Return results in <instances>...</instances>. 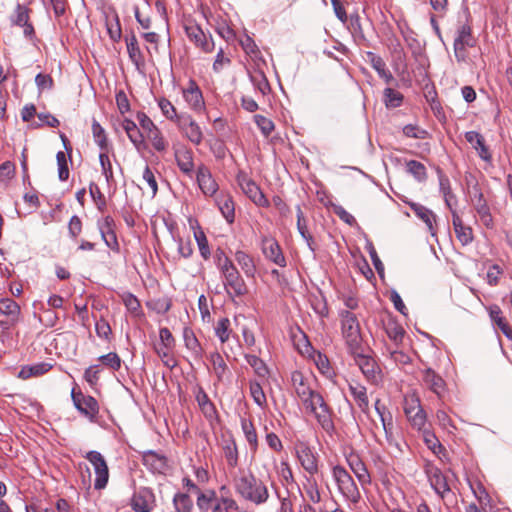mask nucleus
I'll return each instance as SVG.
<instances>
[{"label": "nucleus", "instance_id": "nucleus-13", "mask_svg": "<svg viewBox=\"0 0 512 512\" xmlns=\"http://www.w3.org/2000/svg\"><path fill=\"white\" fill-rule=\"evenodd\" d=\"M30 10L25 5L17 4L13 14L10 17L12 25L22 27L23 35L28 40L35 39L36 34L32 23L30 22Z\"/></svg>", "mask_w": 512, "mask_h": 512}, {"label": "nucleus", "instance_id": "nucleus-38", "mask_svg": "<svg viewBox=\"0 0 512 512\" xmlns=\"http://www.w3.org/2000/svg\"><path fill=\"white\" fill-rule=\"evenodd\" d=\"M213 512H247L242 510L236 500L229 496H221L216 499V504L213 506Z\"/></svg>", "mask_w": 512, "mask_h": 512}, {"label": "nucleus", "instance_id": "nucleus-18", "mask_svg": "<svg viewBox=\"0 0 512 512\" xmlns=\"http://www.w3.org/2000/svg\"><path fill=\"white\" fill-rule=\"evenodd\" d=\"M262 252L264 256L280 267L286 266V260L278 242L271 237L262 239Z\"/></svg>", "mask_w": 512, "mask_h": 512}, {"label": "nucleus", "instance_id": "nucleus-64", "mask_svg": "<svg viewBox=\"0 0 512 512\" xmlns=\"http://www.w3.org/2000/svg\"><path fill=\"white\" fill-rule=\"evenodd\" d=\"M197 494V506L201 511H207L211 507L212 501L215 499V492L208 491L206 493H203L199 491Z\"/></svg>", "mask_w": 512, "mask_h": 512}, {"label": "nucleus", "instance_id": "nucleus-62", "mask_svg": "<svg viewBox=\"0 0 512 512\" xmlns=\"http://www.w3.org/2000/svg\"><path fill=\"white\" fill-rule=\"evenodd\" d=\"M89 192L99 210L103 211L106 207V199L104 194L101 192L97 184L91 183L89 186Z\"/></svg>", "mask_w": 512, "mask_h": 512}, {"label": "nucleus", "instance_id": "nucleus-40", "mask_svg": "<svg viewBox=\"0 0 512 512\" xmlns=\"http://www.w3.org/2000/svg\"><path fill=\"white\" fill-rule=\"evenodd\" d=\"M223 453L227 465L230 468H235L238 465V450L234 439L230 438L224 441Z\"/></svg>", "mask_w": 512, "mask_h": 512}, {"label": "nucleus", "instance_id": "nucleus-22", "mask_svg": "<svg viewBox=\"0 0 512 512\" xmlns=\"http://www.w3.org/2000/svg\"><path fill=\"white\" fill-rule=\"evenodd\" d=\"M143 464L153 473L165 474L168 469V461L164 455L154 451L144 452L142 455Z\"/></svg>", "mask_w": 512, "mask_h": 512}, {"label": "nucleus", "instance_id": "nucleus-44", "mask_svg": "<svg viewBox=\"0 0 512 512\" xmlns=\"http://www.w3.org/2000/svg\"><path fill=\"white\" fill-rule=\"evenodd\" d=\"M349 465L361 484L370 483V475L368 470L358 457L350 458Z\"/></svg>", "mask_w": 512, "mask_h": 512}, {"label": "nucleus", "instance_id": "nucleus-41", "mask_svg": "<svg viewBox=\"0 0 512 512\" xmlns=\"http://www.w3.org/2000/svg\"><path fill=\"white\" fill-rule=\"evenodd\" d=\"M241 428L252 451L258 448V437L256 429L251 420L241 419Z\"/></svg>", "mask_w": 512, "mask_h": 512}, {"label": "nucleus", "instance_id": "nucleus-9", "mask_svg": "<svg viewBox=\"0 0 512 512\" xmlns=\"http://www.w3.org/2000/svg\"><path fill=\"white\" fill-rule=\"evenodd\" d=\"M354 360L366 379L374 384L381 380V371L376 361L365 353V348H360L357 352H351Z\"/></svg>", "mask_w": 512, "mask_h": 512}, {"label": "nucleus", "instance_id": "nucleus-11", "mask_svg": "<svg viewBox=\"0 0 512 512\" xmlns=\"http://www.w3.org/2000/svg\"><path fill=\"white\" fill-rule=\"evenodd\" d=\"M71 397L77 410L90 421H95L99 413L97 400L92 396L84 395L82 392H75L74 389L72 390Z\"/></svg>", "mask_w": 512, "mask_h": 512}, {"label": "nucleus", "instance_id": "nucleus-63", "mask_svg": "<svg viewBox=\"0 0 512 512\" xmlns=\"http://www.w3.org/2000/svg\"><path fill=\"white\" fill-rule=\"evenodd\" d=\"M15 176V165L6 161L0 165V182L7 184Z\"/></svg>", "mask_w": 512, "mask_h": 512}, {"label": "nucleus", "instance_id": "nucleus-25", "mask_svg": "<svg viewBox=\"0 0 512 512\" xmlns=\"http://www.w3.org/2000/svg\"><path fill=\"white\" fill-rule=\"evenodd\" d=\"M175 160L181 172L189 177H192L194 171L192 150L187 148L177 149L175 151Z\"/></svg>", "mask_w": 512, "mask_h": 512}, {"label": "nucleus", "instance_id": "nucleus-6", "mask_svg": "<svg viewBox=\"0 0 512 512\" xmlns=\"http://www.w3.org/2000/svg\"><path fill=\"white\" fill-rule=\"evenodd\" d=\"M403 409L411 425L417 430L424 429L426 425V413L421 407V402L416 394L404 397Z\"/></svg>", "mask_w": 512, "mask_h": 512}, {"label": "nucleus", "instance_id": "nucleus-55", "mask_svg": "<svg viewBox=\"0 0 512 512\" xmlns=\"http://www.w3.org/2000/svg\"><path fill=\"white\" fill-rule=\"evenodd\" d=\"M215 31L227 42L232 41L235 38L233 29L230 28L224 19H220L216 22Z\"/></svg>", "mask_w": 512, "mask_h": 512}, {"label": "nucleus", "instance_id": "nucleus-27", "mask_svg": "<svg viewBox=\"0 0 512 512\" xmlns=\"http://www.w3.org/2000/svg\"><path fill=\"white\" fill-rule=\"evenodd\" d=\"M452 222L456 237L461 242V244H470L473 240V231L469 226H465L463 224L462 219L456 211H452Z\"/></svg>", "mask_w": 512, "mask_h": 512}, {"label": "nucleus", "instance_id": "nucleus-52", "mask_svg": "<svg viewBox=\"0 0 512 512\" xmlns=\"http://www.w3.org/2000/svg\"><path fill=\"white\" fill-rule=\"evenodd\" d=\"M122 301L129 312L134 316L142 315L141 305L139 300L131 293L122 295Z\"/></svg>", "mask_w": 512, "mask_h": 512}, {"label": "nucleus", "instance_id": "nucleus-45", "mask_svg": "<svg viewBox=\"0 0 512 512\" xmlns=\"http://www.w3.org/2000/svg\"><path fill=\"white\" fill-rule=\"evenodd\" d=\"M99 162H100V165H101L102 174L104 175L107 184L109 186L115 185L116 184V180L114 178L113 167H112V163H111V160L109 158V155H108V151L100 152V154H99Z\"/></svg>", "mask_w": 512, "mask_h": 512}, {"label": "nucleus", "instance_id": "nucleus-51", "mask_svg": "<svg viewBox=\"0 0 512 512\" xmlns=\"http://www.w3.org/2000/svg\"><path fill=\"white\" fill-rule=\"evenodd\" d=\"M147 139L151 142L152 146L157 151H164L167 148V142L163 138L160 130L156 127L155 129H152V131H149L145 135Z\"/></svg>", "mask_w": 512, "mask_h": 512}, {"label": "nucleus", "instance_id": "nucleus-8", "mask_svg": "<svg viewBox=\"0 0 512 512\" xmlns=\"http://www.w3.org/2000/svg\"><path fill=\"white\" fill-rule=\"evenodd\" d=\"M92 465L95 473L94 488L103 490L109 481V468L104 456L98 451H89L84 456Z\"/></svg>", "mask_w": 512, "mask_h": 512}, {"label": "nucleus", "instance_id": "nucleus-29", "mask_svg": "<svg viewBox=\"0 0 512 512\" xmlns=\"http://www.w3.org/2000/svg\"><path fill=\"white\" fill-rule=\"evenodd\" d=\"M291 381H292L294 390L300 400H302L306 396H311V394L316 391V390L312 389V387L309 385L307 379L299 371H294L291 374Z\"/></svg>", "mask_w": 512, "mask_h": 512}, {"label": "nucleus", "instance_id": "nucleus-5", "mask_svg": "<svg viewBox=\"0 0 512 512\" xmlns=\"http://www.w3.org/2000/svg\"><path fill=\"white\" fill-rule=\"evenodd\" d=\"M333 478L341 494L350 502L358 503L361 495L353 478L342 466H335L332 470Z\"/></svg>", "mask_w": 512, "mask_h": 512}, {"label": "nucleus", "instance_id": "nucleus-12", "mask_svg": "<svg viewBox=\"0 0 512 512\" xmlns=\"http://www.w3.org/2000/svg\"><path fill=\"white\" fill-rule=\"evenodd\" d=\"M423 385L433 392L441 403L447 392V384L445 380L431 368H426L422 371L421 376Z\"/></svg>", "mask_w": 512, "mask_h": 512}, {"label": "nucleus", "instance_id": "nucleus-34", "mask_svg": "<svg viewBox=\"0 0 512 512\" xmlns=\"http://www.w3.org/2000/svg\"><path fill=\"white\" fill-rule=\"evenodd\" d=\"M183 339L185 347L191 351L192 355L196 359H201L203 356V348L200 345L197 337L195 336L193 330L189 327H185L183 330Z\"/></svg>", "mask_w": 512, "mask_h": 512}, {"label": "nucleus", "instance_id": "nucleus-60", "mask_svg": "<svg viewBox=\"0 0 512 512\" xmlns=\"http://www.w3.org/2000/svg\"><path fill=\"white\" fill-rule=\"evenodd\" d=\"M250 394L258 406L263 407L266 404L265 393L258 382L250 383Z\"/></svg>", "mask_w": 512, "mask_h": 512}, {"label": "nucleus", "instance_id": "nucleus-61", "mask_svg": "<svg viewBox=\"0 0 512 512\" xmlns=\"http://www.w3.org/2000/svg\"><path fill=\"white\" fill-rule=\"evenodd\" d=\"M173 348H166V346L156 345L155 351L161 358L165 366L173 368L176 365L175 360L171 357V351Z\"/></svg>", "mask_w": 512, "mask_h": 512}, {"label": "nucleus", "instance_id": "nucleus-4", "mask_svg": "<svg viewBox=\"0 0 512 512\" xmlns=\"http://www.w3.org/2000/svg\"><path fill=\"white\" fill-rule=\"evenodd\" d=\"M340 316L342 335L346 341L349 352H357L360 348L364 347L358 319L356 315L349 310L341 311Z\"/></svg>", "mask_w": 512, "mask_h": 512}, {"label": "nucleus", "instance_id": "nucleus-3", "mask_svg": "<svg viewBox=\"0 0 512 512\" xmlns=\"http://www.w3.org/2000/svg\"><path fill=\"white\" fill-rule=\"evenodd\" d=\"M301 402L305 409L315 416L324 431L329 434L334 432L333 411L319 392H313L311 396H306Z\"/></svg>", "mask_w": 512, "mask_h": 512}, {"label": "nucleus", "instance_id": "nucleus-56", "mask_svg": "<svg viewBox=\"0 0 512 512\" xmlns=\"http://www.w3.org/2000/svg\"><path fill=\"white\" fill-rule=\"evenodd\" d=\"M210 361L218 379L221 380L227 370L223 357L218 352H214L210 355Z\"/></svg>", "mask_w": 512, "mask_h": 512}, {"label": "nucleus", "instance_id": "nucleus-10", "mask_svg": "<svg viewBox=\"0 0 512 512\" xmlns=\"http://www.w3.org/2000/svg\"><path fill=\"white\" fill-rule=\"evenodd\" d=\"M186 36L191 42L199 47L205 53H211L214 50V42L207 39L206 34L194 20H187L184 23Z\"/></svg>", "mask_w": 512, "mask_h": 512}, {"label": "nucleus", "instance_id": "nucleus-58", "mask_svg": "<svg viewBox=\"0 0 512 512\" xmlns=\"http://www.w3.org/2000/svg\"><path fill=\"white\" fill-rule=\"evenodd\" d=\"M56 159L58 164V177L61 181H66L69 178V168L65 152L59 151L56 154Z\"/></svg>", "mask_w": 512, "mask_h": 512}, {"label": "nucleus", "instance_id": "nucleus-33", "mask_svg": "<svg viewBox=\"0 0 512 512\" xmlns=\"http://www.w3.org/2000/svg\"><path fill=\"white\" fill-rule=\"evenodd\" d=\"M216 203L227 222L233 223L235 218V208L232 197L227 194H220L216 198Z\"/></svg>", "mask_w": 512, "mask_h": 512}, {"label": "nucleus", "instance_id": "nucleus-50", "mask_svg": "<svg viewBox=\"0 0 512 512\" xmlns=\"http://www.w3.org/2000/svg\"><path fill=\"white\" fill-rule=\"evenodd\" d=\"M215 334L219 338L221 343H225L229 340L231 329L230 320L228 318H221L215 326Z\"/></svg>", "mask_w": 512, "mask_h": 512}, {"label": "nucleus", "instance_id": "nucleus-53", "mask_svg": "<svg viewBox=\"0 0 512 512\" xmlns=\"http://www.w3.org/2000/svg\"><path fill=\"white\" fill-rule=\"evenodd\" d=\"M247 363L254 369L255 373L260 377H265L268 374V369L265 363L256 355H246Z\"/></svg>", "mask_w": 512, "mask_h": 512}, {"label": "nucleus", "instance_id": "nucleus-1", "mask_svg": "<svg viewBox=\"0 0 512 512\" xmlns=\"http://www.w3.org/2000/svg\"><path fill=\"white\" fill-rule=\"evenodd\" d=\"M232 487L240 499L256 506L265 504L270 497L266 482L249 470H239L234 474Z\"/></svg>", "mask_w": 512, "mask_h": 512}, {"label": "nucleus", "instance_id": "nucleus-14", "mask_svg": "<svg viewBox=\"0 0 512 512\" xmlns=\"http://www.w3.org/2000/svg\"><path fill=\"white\" fill-rule=\"evenodd\" d=\"M155 495L150 488H139L131 498V507L135 512H151L155 507Z\"/></svg>", "mask_w": 512, "mask_h": 512}, {"label": "nucleus", "instance_id": "nucleus-20", "mask_svg": "<svg viewBox=\"0 0 512 512\" xmlns=\"http://www.w3.org/2000/svg\"><path fill=\"white\" fill-rule=\"evenodd\" d=\"M177 124L192 143L199 145L202 142V131L199 125L190 116L180 115Z\"/></svg>", "mask_w": 512, "mask_h": 512}, {"label": "nucleus", "instance_id": "nucleus-23", "mask_svg": "<svg viewBox=\"0 0 512 512\" xmlns=\"http://www.w3.org/2000/svg\"><path fill=\"white\" fill-rule=\"evenodd\" d=\"M428 477L431 487L444 499L450 493V487L444 474L438 468H431L428 472Z\"/></svg>", "mask_w": 512, "mask_h": 512}, {"label": "nucleus", "instance_id": "nucleus-47", "mask_svg": "<svg viewBox=\"0 0 512 512\" xmlns=\"http://www.w3.org/2000/svg\"><path fill=\"white\" fill-rule=\"evenodd\" d=\"M406 169L419 182H423L427 178L426 167L419 161L409 160L406 163Z\"/></svg>", "mask_w": 512, "mask_h": 512}, {"label": "nucleus", "instance_id": "nucleus-49", "mask_svg": "<svg viewBox=\"0 0 512 512\" xmlns=\"http://www.w3.org/2000/svg\"><path fill=\"white\" fill-rule=\"evenodd\" d=\"M174 506L177 512H190L193 507V501L189 495L178 493L173 498Z\"/></svg>", "mask_w": 512, "mask_h": 512}, {"label": "nucleus", "instance_id": "nucleus-54", "mask_svg": "<svg viewBox=\"0 0 512 512\" xmlns=\"http://www.w3.org/2000/svg\"><path fill=\"white\" fill-rule=\"evenodd\" d=\"M158 105L163 115L167 119L178 122V117H180V115H177L176 108L169 100H167L166 98H161L158 101Z\"/></svg>", "mask_w": 512, "mask_h": 512}, {"label": "nucleus", "instance_id": "nucleus-37", "mask_svg": "<svg viewBox=\"0 0 512 512\" xmlns=\"http://www.w3.org/2000/svg\"><path fill=\"white\" fill-rule=\"evenodd\" d=\"M195 398L205 417L213 419L216 416V409L206 392L202 388H199Z\"/></svg>", "mask_w": 512, "mask_h": 512}, {"label": "nucleus", "instance_id": "nucleus-19", "mask_svg": "<svg viewBox=\"0 0 512 512\" xmlns=\"http://www.w3.org/2000/svg\"><path fill=\"white\" fill-rule=\"evenodd\" d=\"M465 139L483 161L489 164L492 163V153L486 145L483 135L477 131H468L465 133Z\"/></svg>", "mask_w": 512, "mask_h": 512}, {"label": "nucleus", "instance_id": "nucleus-57", "mask_svg": "<svg viewBox=\"0 0 512 512\" xmlns=\"http://www.w3.org/2000/svg\"><path fill=\"white\" fill-rule=\"evenodd\" d=\"M98 360L101 361L103 365L112 369L113 371H118L121 367V359L115 352H110L106 355H102L98 358Z\"/></svg>", "mask_w": 512, "mask_h": 512}, {"label": "nucleus", "instance_id": "nucleus-39", "mask_svg": "<svg viewBox=\"0 0 512 512\" xmlns=\"http://www.w3.org/2000/svg\"><path fill=\"white\" fill-rule=\"evenodd\" d=\"M349 390L361 411L367 412L369 409V400L366 388L362 385L356 384L350 385Z\"/></svg>", "mask_w": 512, "mask_h": 512}, {"label": "nucleus", "instance_id": "nucleus-35", "mask_svg": "<svg viewBox=\"0 0 512 512\" xmlns=\"http://www.w3.org/2000/svg\"><path fill=\"white\" fill-rule=\"evenodd\" d=\"M127 52L132 63L139 68L144 65V56L140 50L136 36L132 33L130 37H126Z\"/></svg>", "mask_w": 512, "mask_h": 512}, {"label": "nucleus", "instance_id": "nucleus-16", "mask_svg": "<svg viewBox=\"0 0 512 512\" xmlns=\"http://www.w3.org/2000/svg\"><path fill=\"white\" fill-rule=\"evenodd\" d=\"M239 185L244 194L259 207H268L269 201L265 197L260 187L251 179L242 178L239 180Z\"/></svg>", "mask_w": 512, "mask_h": 512}, {"label": "nucleus", "instance_id": "nucleus-21", "mask_svg": "<svg viewBox=\"0 0 512 512\" xmlns=\"http://www.w3.org/2000/svg\"><path fill=\"white\" fill-rule=\"evenodd\" d=\"M297 458L303 469L310 475L318 472V461L314 452L307 445L301 444L297 447Z\"/></svg>", "mask_w": 512, "mask_h": 512}, {"label": "nucleus", "instance_id": "nucleus-17", "mask_svg": "<svg viewBox=\"0 0 512 512\" xmlns=\"http://www.w3.org/2000/svg\"><path fill=\"white\" fill-rule=\"evenodd\" d=\"M471 202L480 218V221L487 228H491L493 226V217L490 213V208L484 199L483 193L478 188H474L473 195L471 197Z\"/></svg>", "mask_w": 512, "mask_h": 512}, {"label": "nucleus", "instance_id": "nucleus-15", "mask_svg": "<svg viewBox=\"0 0 512 512\" xmlns=\"http://www.w3.org/2000/svg\"><path fill=\"white\" fill-rule=\"evenodd\" d=\"M196 180L200 190L206 196H213L218 190V184L213 178L210 169L201 164L197 168Z\"/></svg>", "mask_w": 512, "mask_h": 512}, {"label": "nucleus", "instance_id": "nucleus-26", "mask_svg": "<svg viewBox=\"0 0 512 512\" xmlns=\"http://www.w3.org/2000/svg\"><path fill=\"white\" fill-rule=\"evenodd\" d=\"M374 406H375V410L381 420L386 438H387L388 442L391 444L392 443V428H393L392 414L389 411V409L386 407V405L381 402L380 399H377L375 401Z\"/></svg>", "mask_w": 512, "mask_h": 512}, {"label": "nucleus", "instance_id": "nucleus-2", "mask_svg": "<svg viewBox=\"0 0 512 512\" xmlns=\"http://www.w3.org/2000/svg\"><path fill=\"white\" fill-rule=\"evenodd\" d=\"M216 265L221 273L224 289L230 298H240L248 293L243 277L223 251L217 253Z\"/></svg>", "mask_w": 512, "mask_h": 512}, {"label": "nucleus", "instance_id": "nucleus-24", "mask_svg": "<svg viewBox=\"0 0 512 512\" xmlns=\"http://www.w3.org/2000/svg\"><path fill=\"white\" fill-rule=\"evenodd\" d=\"M0 313L8 317V321L5 324L14 326L19 322L21 309L13 299L2 298L0 299Z\"/></svg>", "mask_w": 512, "mask_h": 512}, {"label": "nucleus", "instance_id": "nucleus-31", "mask_svg": "<svg viewBox=\"0 0 512 512\" xmlns=\"http://www.w3.org/2000/svg\"><path fill=\"white\" fill-rule=\"evenodd\" d=\"M489 315L491 320L497 325L501 332L510 340H512V328L508 324L506 318L503 316L499 306L493 305L489 308Z\"/></svg>", "mask_w": 512, "mask_h": 512}, {"label": "nucleus", "instance_id": "nucleus-59", "mask_svg": "<svg viewBox=\"0 0 512 512\" xmlns=\"http://www.w3.org/2000/svg\"><path fill=\"white\" fill-rule=\"evenodd\" d=\"M386 333L391 340L395 343H399L402 341L405 331L396 322H389L386 326Z\"/></svg>", "mask_w": 512, "mask_h": 512}, {"label": "nucleus", "instance_id": "nucleus-46", "mask_svg": "<svg viewBox=\"0 0 512 512\" xmlns=\"http://www.w3.org/2000/svg\"><path fill=\"white\" fill-rule=\"evenodd\" d=\"M92 134L94 141L99 146L101 152L108 151V139L104 128L95 120L92 121Z\"/></svg>", "mask_w": 512, "mask_h": 512}, {"label": "nucleus", "instance_id": "nucleus-30", "mask_svg": "<svg viewBox=\"0 0 512 512\" xmlns=\"http://www.w3.org/2000/svg\"><path fill=\"white\" fill-rule=\"evenodd\" d=\"M235 260L247 278H255L257 267L252 256L238 250L235 252Z\"/></svg>", "mask_w": 512, "mask_h": 512}, {"label": "nucleus", "instance_id": "nucleus-36", "mask_svg": "<svg viewBox=\"0 0 512 512\" xmlns=\"http://www.w3.org/2000/svg\"><path fill=\"white\" fill-rule=\"evenodd\" d=\"M52 365L46 362L36 363L34 365L23 366L18 374L21 379L42 376L51 370Z\"/></svg>", "mask_w": 512, "mask_h": 512}, {"label": "nucleus", "instance_id": "nucleus-42", "mask_svg": "<svg viewBox=\"0 0 512 512\" xmlns=\"http://www.w3.org/2000/svg\"><path fill=\"white\" fill-rule=\"evenodd\" d=\"M122 127L125 130V132H126L128 138L130 139V141L136 147H138L140 144L143 143L144 135L140 131V129L137 127L135 122H133V121H131L129 119H125L123 121Z\"/></svg>", "mask_w": 512, "mask_h": 512}, {"label": "nucleus", "instance_id": "nucleus-48", "mask_svg": "<svg viewBox=\"0 0 512 512\" xmlns=\"http://www.w3.org/2000/svg\"><path fill=\"white\" fill-rule=\"evenodd\" d=\"M403 95L392 88H386L384 90V102L388 108H397L401 106L403 102Z\"/></svg>", "mask_w": 512, "mask_h": 512}, {"label": "nucleus", "instance_id": "nucleus-7", "mask_svg": "<svg viewBox=\"0 0 512 512\" xmlns=\"http://www.w3.org/2000/svg\"><path fill=\"white\" fill-rule=\"evenodd\" d=\"M476 40L472 35V29L469 24H461L457 27L454 38V55L458 62H464L467 58V48L474 47Z\"/></svg>", "mask_w": 512, "mask_h": 512}, {"label": "nucleus", "instance_id": "nucleus-32", "mask_svg": "<svg viewBox=\"0 0 512 512\" xmlns=\"http://www.w3.org/2000/svg\"><path fill=\"white\" fill-rule=\"evenodd\" d=\"M367 58L371 66L376 70L379 77L382 78L387 84L393 81V75L386 68L384 60L373 52H367Z\"/></svg>", "mask_w": 512, "mask_h": 512}, {"label": "nucleus", "instance_id": "nucleus-28", "mask_svg": "<svg viewBox=\"0 0 512 512\" xmlns=\"http://www.w3.org/2000/svg\"><path fill=\"white\" fill-rule=\"evenodd\" d=\"M185 101L190 107L196 111H200L204 107L202 92L195 82L191 81L189 87L183 91Z\"/></svg>", "mask_w": 512, "mask_h": 512}, {"label": "nucleus", "instance_id": "nucleus-43", "mask_svg": "<svg viewBox=\"0 0 512 512\" xmlns=\"http://www.w3.org/2000/svg\"><path fill=\"white\" fill-rule=\"evenodd\" d=\"M411 210L419 217L428 227L430 231L433 230V222L435 221L434 213L425 206L417 203H409Z\"/></svg>", "mask_w": 512, "mask_h": 512}]
</instances>
